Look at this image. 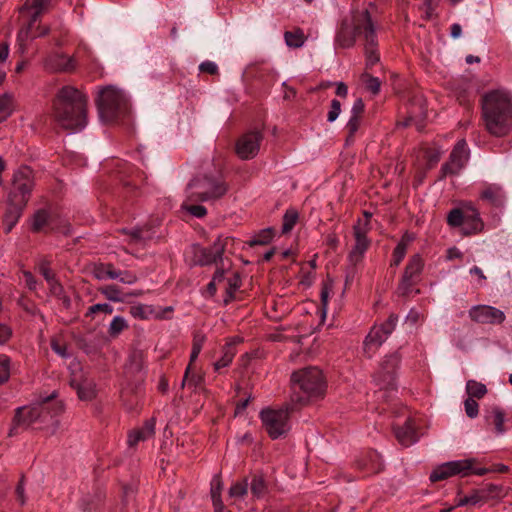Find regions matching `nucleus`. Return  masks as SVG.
<instances>
[{"label":"nucleus","instance_id":"1","mask_svg":"<svg viewBox=\"0 0 512 512\" xmlns=\"http://www.w3.org/2000/svg\"><path fill=\"white\" fill-rule=\"evenodd\" d=\"M52 116L65 130H82L87 125V97L73 86H63L53 99Z\"/></svg>","mask_w":512,"mask_h":512},{"label":"nucleus","instance_id":"2","mask_svg":"<svg viewBox=\"0 0 512 512\" xmlns=\"http://www.w3.org/2000/svg\"><path fill=\"white\" fill-rule=\"evenodd\" d=\"M481 118L486 131L504 137L512 130V98L503 89L491 90L481 98Z\"/></svg>","mask_w":512,"mask_h":512},{"label":"nucleus","instance_id":"3","mask_svg":"<svg viewBox=\"0 0 512 512\" xmlns=\"http://www.w3.org/2000/svg\"><path fill=\"white\" fill-rule=\"evenodd\" d=\"M34 188L33 171L28 166L17 169L12 177L11 188L6 199L4 230L9 233L20 219Z\"/></svg>","mask_w":512,"mask_h":512},{"label":"nucleus","instance_id":"4","mask_svg":"<svg viewBox=\"0 0 512 512\" xmlns=\"http://www.w3.org/2000/svg\"><path fill=\"white\" fill-rule=\"evenodd\" d=\"M291 383L293 403L306 404L312 398L322 397L326 390V382L322 371L317 367H306L292 373Z\"/></svg>","mask_w":512,"mask_h":512},{"label":"nucleus","instance_id":"5","mask_svg":"<svg viewBox=\"0 0 512 512\" xmlns=\"http://www.w3.org/2000/svg\"><path fill=\"white\" fill-rule=\"evenodd\" d=\"M228 186L221 175H198L186 187L188 201L208 202L223 197Z\"/></svg>","mask_w":512,"mask_h":512},{"label":"nucleus","instance_id":"6","mask_svg":"<svg viewBox=\"0 0 512 512\" xmlns=\"http://www.w3.org/2000/svg\"><path fill=\"white\" fill-rule=\"evenodd\" d=\"M100 119L103 122H113L128 113L129 105L125 93L113 86L100 90L97 98Z\"/></svg>","mask_w":512,"mask_h":512},{"label":"nucleus","instance_id":"7","mask_svg":"<svg viewBox=\"0 0 512 512\" xmlns=\"http://www.w3.org/2000/svg\"><path fill=\"white\" fill-rule=\"evenodd\" d=\"M369 221L359 219L353 226L355 244L348 254V266L346 268L345 284H351L357 273V266L362 262L365 252L368 250L371 241L367 238L370 231Z\"/></svg>","mask_w":512,"mask_h":512},{"label":"nucleus","instance_id":"8","mask_svg":"<svg viewBox=\"0 0 512 512\" xmlns=\"http://www.w3.org/2000/svg\"><path fill=\"white\" fill-rule=\"evenodd\" d=\"M50 406L45 404H33L29 406H21L15 410L12 419L11 428L8 435L10 437L19 434L22 430H27L33 424L39 423V419L43 417L44 412H49Z\"/></svg>","mask_w":512,"mask_h":512},{"label":"nucleus","instance_id":"9","mask_svg":"<svg viewBox=\"0 0 512 512\" xmlns=\"http://www.w3.org/2000/svg\"><path fill=\"white\" fill-rule=\"evenodd\" d=\"M293 409V407L291 409L286 407L279 410L263 409L260 412L263 426L272 439H277L289 431V410Z\"/></svg>","mask_w":512,"mask_h":512},{"label":"nucleus","instance_id":"10","mask_svg":"<svg viewBox=\"0 0 512 512\" xmlns=\"http://www.w3.org/2000/svg\"><path fill=\"white\" fill-rule=\"evenodd\" d=\"M398 316L391 314L389 318L379 326H373L363 343V350L368 358H371L376 350L386 341L396 327Z\"/></svg>","mask_w":512,"mask_h":512},{"label":"nucleus","instance_id":"11","mask_svg":"<svg viewBox=\"0 0 512 512\" xmlns=\"http://www.w3.org/2000/svg\"><path fill=\"white\" fill-rule=\"evenodd\" d=\"M401 356L394 352L385 356L374 375V381L380 390L392 391L396 389V370L400 364Z\"/></svg>","mask_w":512,"mask_h":512},{"label":"nucleus","instance_id":"12","mask_svg":"<svg viewBox=\"0 0 512 512\" xmlns=\"http://www.w3.org/2000/svg\"><path fill=\"white\" fill-rule=\"evenodd\" d=\"M366 14H370L368 10L357 13L353 17V23L349 24L343 21L341 28L337 33L336 42L342 48H350L355 44L356 36L363 35L365 38L364 18Z\"/></svg>","mask_w":512,"mask_h":512},{"label":"nucleus","instance_id":"13","mask_svg":"<svg viewBox=\"0 0 512 512\" xmlns=\"http://www.w3.org/2000/svg\"><path fill=\"white\" fill-rule=\"evenodd\" d=\"M472 469V460L449 461L438 465L430 473L431 482L446 480L455 475L467 476Z\"/></svg>","mask_w":512,"mask_h":512},{"label":"nucleus","instance_id":"14","mask_svg":"<svg viewBox=\"0 0 512 512\" xmlns=\"http://www.w3.org/2000/svg\"><path fill=\"white\" fill-rule=\"evenodd\" d=\"M423 260L419 254L413 255L405 267L401 282L397 291L401 296H408L412 287L418 282L419 276L423 270Z\"/></svg>","mask_w":512,"mask_h":512},{"label":"nucleus","instance_id":"15","mask_svg":"<svg viewBox=\"0 0 512 512\" xmlns=\"http://www.w3.org/2000/svg\"><path fill=\"white\" fill-rule=\"evenodd\" d=\"M263 134L260 130H252L243 134L236 142L235 151L242 160L253 159L259 152Z\"/></svg>","mask_w":512,"mask_h":512},{"label":"nucleus","instance_id":"16","mask_svg":"<svg viewBox=\"0 0 512 512\" xmlns=\"http://www.w3.org/2000/svg\"><path fill=\"white\" fill-rule=\"evenodd\" d=\"M229 242H232L231 238H223L222 236H219L213 245L209 248L196 246L194 254L197 264L204 266L216 263L218 260H221L225 248Z\"/></svg>","mask_w":512,"mask_h":512},{"label":"nucleus","instance_id":"17","mask_svg":"<svg viewBox=\"0 0 512 512\" xmlns=\"http://www.w3.org/2000/svg\"><path fill=\"white\" fill-rule=\"evenodd\" d=\"M468 313L472 321L480 324H501L506 318L503 311L489 305L472 306Z\"/></svg>","mask_w":512,"mask_h":512},{"label":"nucleus","instance_id":"18","mask_svg":"<svg viewBox=\"0 0 512 512\" xmlns=\"http://www.w3.org/2000/svg\"><path fill=\"white\" fill-rule=\"evenodd\" d=\"M468 157L467 143L464 139H461L450 153L449 161L442 165V172L445 175L457 174L466 164Z\"/></svg>","mask_w":512,"mask_h":512},{"label":"nucleus","instance_id":"19","mask_svg":"<svg viewBox=\"0 0 512 512\" xmlns=\"http://www.w3.org/2000/svg\"><path fill=\"white\" fill-rule=\"evenodd\" d=\"M365 26V55L366 67L371 68L379 61V54L377 53V37L375 27L370 14H366L364 18Z\"/></svg>","mask_w":512,"mask_h":512},{"label":"nucleus","instance_id":"20","mask_svg":"<svg viewBox=\"0 0 512 512\" xmlns=\"http://www.w3.org/2000/svg\"><path fill=\"white\" fill-rule=\"evenodd\" d=\"M144 356L142 351H133L124 370V382L139 384L144 380Z\"/></svg>","mask_w":512,"mask_h":512},{"label":"nucleus","instance_id":"21","mask_svg":"<svg viewBox=\"0 0 512 512\" xmlns=\"http://www.w3.org/2000/svg\"><path fill=\"white\" fill-rule=\"evenodd\" d=\"M56 392H53L50 396L45 397L38 404H45L50 406L49 412H44L43 417L39 419V423L43 425H51L53 432L59 427V420L57 417L64 411V405L61 401L55 400Z\"/></svg>","mask_w":512,"mask_h":512},{"label":"nucleus","instance_id":"22","mask_svg":"<svg viewBox=\"0 0 512 512\" xmlns=\"http://www.w3.org/2000/svg\"><path fill=\"white\" fill-rule=\"evenodd\" d=\"M143 395L142 384L124 382L120 391V398L123 405L130 411L138 408Z\"/></svg>","mask_w":512,"mask_h":512},{"label":"nucleus","instance_id":"23","mask_svg":"<svg viewBox=\"0 0 512 512\" xmlns=\"http://www.w3.org/2000/svg\"><path fill=\"white\" fill-rule=\"evenodd\" d=\"M464 213L465 221L464 227H462L463 234L469 236L481 232L484 224L478 210L471 203H468L464 205Z\"/></svg>","mask_w":512,"mask_h":512},{"label":"nucleus","instance_id":"24","mask_svg":"<svg viewBox=\"0 0 512 512\" xmlns=\"http://www.w3.org/2000/svg\"><path fill=\"white\" fill-rule=\"evenodd\" d=\"M47 69L54 72H72L76 68V61L61 53H53L45 61Z\"/></svg>","mask_w":512,"mask_h":512},{"label":"nucleus","instance_id":"25","mask_svg":"<svg viewBox=\"0 0 512 512\" xmlns=\"http://www.w3.org/2000/svg\"><path fill=\"white\" fill-rule=\"evenodd\" d=\"M394 433L402 446L409 447L418 441L415 422L412 418H408L403 426L394 428Z\"/></svg>","mask_w":512,"mask_h":512},{"label":"nucleus","instance_id":"26","mask_svg":"<svg viewBox=\"0 0 512 512\" xmlns=\"http://www.w3.org/2000/svg\"><path fill=\"white\" fill-rule=\"evenodd\" d=\"M480 197L482 200H485L496 207L503 206L505 202V193L503 188L498 184L485 185Z\"/></svg>","mask_w":512,"mask_h":512},{"label":"nucleus","instance_id":"27","mask_svg":"<svg viewBox=\"0 0 512 512\" xmlns=\"http://www.w3.org/2000/svg\"><path fill=\"white\" fill-rule=\"evenodd\" d=\"M121 232L128 236L130 244H141L152 238L151 229L148 225L123 228Z\"/></svg>","mask_w":512,"mask_h":512},{"label":"nucleus","instance_id":"28","mask_svg":"<svg viewBox=\"0 0 512 512\" xmlns=\"http://www.w3.org/2000/svg\"><path fill=\"white\" fill-rule=\"evenodd\" d=\"M92 275L98 280H114L120 277V270H116L111 263H98L93 266Z\"/></svg>","mask_w":512,"mask_h":512},{"label":"nucleus","instance_id":"29","mask_svg":"<svg viewBox=\"0 0 512 512\" xmlns=\"http://www.w3.org/2000/svg\"><path fill=\"white\" fill-rule=\"evenodd\" d=\"M49 0H32L31 8L34 10V13L31 16L30 23L26 30H22L18 34V41L22 42L25 38L28 37L29 33L32 31L34 23L37 21L39 15L47 6Z\"/></svg>","mask_w":512,"mask_h":512},{"label":"nucleus","instance_id":"30","mask_svg":"<svg viewBox=\"0 0 512 512\" xmlns=\"http://www.w3.org/2000/svg\"><path fill=\"white\" fill-rule=\"evenodd\" d=\"M70 384L74 389H76L80 400L89 401L95 397V390L92 382L87 380H84L83 382L72 380Z\"/></svg>","mask_w":512,"mask_h":512},{"label":"nucleus","instance_id":"31","mask_svg":"<svg viewBox=\"0 0 512 512\" xmlns=\"http://www.w3.org/2000/svg\"><path fill=\"white\" fill-rule=\"evenodd\" d=\"M249 485L253 497L257 499L265 497L268 493V486L262 474H253Z\"/></svg>","mask_w":512,"mask_h":512},{"label":"nucleus","instance_id":"32","mask_svg":"<svg viewBox=\"0 0 512 512\" xmlns=\"http://www.w3.org/2000/svg\"><path fill=\"white\" fill-rule=\"evenodd\" d=\"M222 481L219 475H215L211 481V498L216 512L223 509L221 500Z\"/></svg>","mask_w":512,"mask_h":512},{"label":"nucleus","instance_id":"33","mask_svg":"<svg viewBox=\"0 0 512 512\" xmlns=\"http://www.w3.org/2000/svg\"><path fill=\"white\" fill-rule=\"evenodd\" d=\"M236 354L235 346L233 343H227L222 350V357L215 362L214 368L216 371L221 368L227 367L233 360Z\"/></svg>","mask_w":512,"mask_h":512},{"label":"nucleus","instance_id":"34","mask_svg":"<svg viewBox=\"0 0 512 512\" xmlns=\"http://www.w3.org/2000/svg\"><path fill=\"white\" fill-rule=\"evenodd\" d=\"M13 112V97L9 93L0 96V123L5 121Z\"/></svg>","mask_w":512,"mask_h":512},{"label":"nucleus","instance_id":"35","mask_svg":"<svg viewBox=\"0 0 512 512\" xmlns=\"http://www.w3.org/2000/svg\"><path fill=\"white\" fill-rule=\"evenodd\" d=\"M466 391H467L468 395L470 396L469 398L481 399L487 393V388L481 382H477L475 380H468L466 383Z\"/></svg>","mask_w":512,"mask_h":512},{"label":"nucleus","instance_id":"36","mask_svg":"<svg viewBox=\"0 0 512 512\" xmlns=\"http://www.w3.org/2000/svg\"><path fill=\"white\" fill-rule=\"evenodd\" d=\"M284 38L289 47L299 48L304 44V33L300 29L295 31H286Z\"/></svg>","mask_w":512,"mask_h":512},{"label":"nucleus","instance_id":"37","mask_svg":"<svg viewBox=\"0 0 512 512\" xmlns=\"http://www.w3.org/2000/svg\"><path fill=\"white\" fill-rule=\"evenodd\" d=\"M465 213L463 208L452 209L447 216V223L451 227H464Z\"/></svg>","mask_w":512,"mask_h":512},{"label":"nucleus","instance_id":"38","mask_svg":"<svg viewBox=\"0 0 512 512\" xmlns=\"http://www.w3.org/2000/svg\"><path fill=\"white\" fill-rule=\"evenodd\" d=\"M48 221H49L48 212L44 209L38 210L33 216L32 230L34 232L41 231L48 224Z\"/></svg>","mask_w":512,"mask_h":512},{"label":"nucleus","instance_id":"39","mask_svg":"<svg viewBox=\"0 0 512 512\" xmlns=\"http://www.w3.org/2000/svg\"><path fill=\"white\" fill-rule=\"evenodd\" d=\"M361 80L365 85V88L370 91L373 95H376L380 91L381 82L377 77H373L368 73H363L361 75Z\"/></svg>","mask_w":512,"mask_h":512},{"label":"nucleus","instance_id":"40","mask_svg":"<svg viewBox=\"0 0 512 512\" xmlns=\"http://www.w3.org/2000/svg\"><path fill=\"white\" fill-rule=\"evenodd\" d=\"M361 121H362V116L351 115L349 121L346 124V129L348 131V136L346 139L347 144H349L350 142H353L354 136L360 128Z\"/></svg>","mask_w":512,"mask_h":512},{"label":"nucleus","instance_id":"41","mask_svg":"<svg viewBox=\"0 0 512 512\" xmlns=\"http://www.w3.org/2000/svg\"><path fill=\"white\" fill-rule=\"evenodd\" d=\"M298 220V212L294 209H289L283 216L282 232H290Z\"/></svg>","mask_w":512,"mask_h":512},{"label":"nucleus","instance_id":"42","mask_svg":"<svg viewBox=\"0 0 512 512\" xmlns=\"http://www.w3.org/2000/svg\"><path fill=\"white\" fill-rule=\"evenodd\" d=\"M100 293L108 300L113 302H122L121 290L116 285H106L99 289Z\"/></svg>","mask_w":512,"mask_h":512},{"label":"nucleus","instance_id":"43","mask_svg":"<svg viewBox=\"0 0 512 512\" xmlns=\"http://www.w3.org/2000/svg\"><path fill=\"white\" fill-rule=\"evenodd\" d=\"M273 235L274 231L272 228L263 229L250 241V246L266 245L272 240Z\"/></svg>","mask_w":512,"mask_h":512},{"label":"nucleus","instance_id":"44","mask_svg":"<svg viewBox=\"0 0 512 512\" xmlns=\"http://www.w3.org/2000/svg\"><path fill=\"white\" fill-rule=\"evenodd\" d=\"M195 203L196 202L188 201L186 198L182 204V208L197 218L204 217L207 214V209L203 205H198Z\"/></svg>","mask_w":512,"mask_h":512},{"label":"nucleus","instance_id":"45","mask_svg":"<svg viewBox=\"0 0 512 512\" xmlns=\"http://www.w3.org/2000/svg\"><path fill=\"white\" fill-rule=\"evenodd\" d=\"M102 501V494L87 495L81 500V508L84 512L91 511L96 508Z\"/></svg>","mask_w":512,"mask_h":512},{"label":"nucleus","instance_id":"46","mask_svg":"<svg viewBox=\"0 0 512 512\" xmlns=\"http://www.w3.org/2000/svg\"><path fill=\"white\" fill-rule=\"evenodd\" d=\"M127 328L126 320L121 316H115L110 323L108 332L111 336L115 337Z\"/></svg>","mask_w":512,"mask_h":512},{"label":"nucleus","instance_id":"47","mask_svg":"<svg viewBox=\"0 0 512 512\" xmlns=\"http://www.w3.org/2000/svg\"><path fill=\"white\" fill-rule=\"evenodd\" d=\"M248 482L244 479L241 482L233 484L229 489V496L232 498H242L247 494Z\"/></svg>","mask_w":512,"mask_h":512},{"label":"nucleus","instance_id":"48","mask_svg":"<svg viewBox=\"0 0 512 512\" xmlns=\"http://www.w3.org/2000/svg\"><path fill=\"white\" fill-rule=\"evenodd\" d=\"M406 250L407 244L403 240H401L393 251L391 266H398L401 263V261L405 257Z\"/></svg>","mask_w":512,"mask_h":512},{"label":"nucleus","instance_id":"49","mask_svg":"<svg viewBox=\"0 0 512 512\" xmlns=\"http://www.w3.org/2000/svg\"><path fill=\"white\" fill-rule=\"evenodd\" d=\"M493 417H494V425L497 433L502 434L505 432L504 427V421H505V414L503 410L499 407H494L492 410Z\"/></svg>","mask_w":512,"mask_h":512},{"label":"nucleus","instance_id":"50","mask_svg":"<svg viewBox=\"0 0 512 512\" xmlns=\"http://www.w3.org/2000/svg\"><path fill=\"white\" fill-rule=\"evenodd\" d=\"M10 359L6 355H0V385L10 377Z\"/></svg>","mask_w":512,"mask_h":512},{"label":"nucleus","instance_id":"51","mask_svg":"<svg viewBox=\"0 0 512 512\" xmlns=\"http://www.w3.org/2000/svg\"><path fill=\"white\" fill-rule=\"evenodd\" d=\"M368 472L378 473L382 470V463L380 462V456L376 452H372L369 455V463L364 464Z\"/></svg>","mask_w":512,"mask_h":512},{"label":"nucleus","instance_id":"52","mask_svg":"<svg viewBox=\"0 0 512 512\" xmlns=\"http://www.w3.org/2000/svg\"><path fill=\"white\" fill-rule=\"evenodd\" d=\"M136 431L142 436L145 441L151 438L155 433V421L154 419L147 420L144 425L136 429Z\"/></svg>","mask_w":512,"mask_h":512},{"label":"nucleus","instance_id":"53","mask_svg":"<svg viewBox=\"0 0 512 512\" xmlns=\"http://www.w3.org/2000/svg\"><path fill=\"white\" fill-rule=\"evenodd\" d=\"M240 284L241 279L237 274H234L233 277L228 279V287L226 289L227 298H225L226 303L233 298V294L240 287Z\"/></svg>","mask_w":512,"mask_h":512},{"label":"nucleus","instance_id":"54","mask_svg":"<svg viewBox=\"0 0 512 512\" xmlns=\"http://www.w3.org/2000/svg\"><path fill=\"white\" fill-rule=\"evenodd\" d=\"M97 312H103L105 314H111L113 312V307L107 303H98L88 308L86 316H91Z\"/></svg>","mask_w":512,"mask_h":512},{"label":"nucleus","instance_id":"55","mask_svg":"<svg viewBox=\"0 0 512 512\" xmlns=\"http://www.w3.org/2000/svg\"><path fill=\"white\" fill-rule=\"evenodd\" d=\"M341 113V103L337 99H333L330 104V110L327 114V121L334 122Z\"/></svg>","mask_w":512,"mask_h":512},{"label":"nucleus","instance_id":"56","mask_svg":"<svg viewBox=\"0 0 512 512\" xmlns=\"http://www.w3.org/2000/svg\"><path fill=\"white\" fill-rule=\"evenodd\" d=\"M464 406H465V412L468 417L475 418L478 415V407L479 406H478V403L474 399H472V398L466 399L464 402Z\"/></svg>","mask_w":512,"mask_h":512},{"label":"nucleus","instance_id":"57","mask_svg":"<svg viewBox=\"0 0 512 512\" xmlns=\"http://www.w3.org/2000/svg\"><path fill=\"white\" fill-rule=\"evenodd\" d=\"M203 342H204V338L202 336L201 337L195 336L194 341H193L191 355H190V363L194 362L197 359V357L202 349Z\"/></svg>","mask_w":512,"mask_h":512},{"label":"nucleus","instance_id":"58","mask_svg":"<svg viewBox=\"0 0 512 512\" xmlns=\"http://www.w3.org/2000/svg\"><path fill=\"white\" fill-rule=\"evenodd\" d=\"M50 262L47 260H42L39 264V271L43 275L46 281H50L53 277H55V274L50 269Z\"/></svg>","mask_w":512,"mask_h":512},{"label":"nucleus","instance_id":"59","mask_svg":"<svg viewBox=\"0 0 512 512\" xmlns=\"http://www.w3.org/2000/svg\"><path fill=\"white\" fill-rule=\"evenodd\" d=\"M199 70L210 75L218 74V66L212 61H204L199 65Z\"/></svg>","mask_w":512,"mask_h":512},{"label":"nucleus","instance_id":"60","mask_svg":"<svg viewBox=\"0 0 512 512\" xmlns=\"http://www.w3.org/2000/svg\"><path fill=\"white\" fill-rule=\"evenodd\" d=\"M47 283L53 295L60 297L63 294V286L56 279V277H53L50 281H47Z\"/></svg>","mask_w":512,"mask_h":512},{"label":"nucleus","instance_id":"61","mask_svg":"<svg viewBox=\"0 0 512 512\" xmlns=\"http://www.w3.org/2000/svg\"><path fill=\"white\" fill-rule=\"evenodd\" d=\"M117 279H119L120 282L129 285L134 284L138 280L137 276L129 271H120V277Z\"/></svg>","mask_w":512,"mask_h":512},{"label":"nucleus","instance_id":"62","mask_svg":"<svg viewBox=\"0 0 512 512\" xmlns=\"http://www.w3.org/2000/svg\"><path fill=\"white\" fill-rule=\"evenodd\" d=\"M365 110V104L362 98H357L351 108V115L362 116Z\"/></svg>","mask_w":512,"mask_h":512},{"label":"nucleus","instance_id":"63","mask_svg":"<svg viewBox=\"0 0 512 512\" xmlns=\"http://www.w3.org/2000/svg\"><path fill=\"white\" fill-rule=\"evenodd\" d=\"M23 276H24L26 286L30 290H35L36 286H37V281H36L35 277L32 275V273L29 271H24Z\"/></svg>","mask_w":512,"mask_h":512},{"label":"nucleus","instance_id":"64","mask_svg":"<svg viewBox=\"0 0 512 512\" xmlns=\"http://www.w3.org/2000/svg\"><path fill=\"white\" fill-rule=\"evenodd\" d=\"M141 441L145 440L142 439V436L136 430H133L132 432L129 433L128 444L130 447L137 445Z\"/></svg>","mask_w":512,"mask_h":512}]
</instances>
